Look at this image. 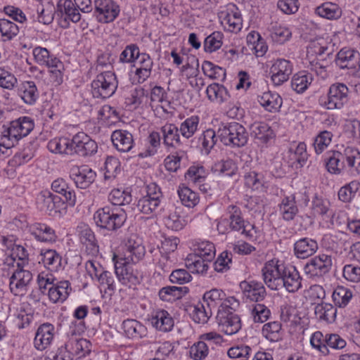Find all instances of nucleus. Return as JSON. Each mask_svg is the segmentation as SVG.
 Instances as JSON below:
<instances>
[{"instance_id":"f257e3e1","label":"nucleus","mask_w":360,"mask_h":360,"mask_svg":"<svg viewBox=\"0 0 360 360\" xmlns=\"http://www.w3.org/2000/svg\"><path fill=\"white\" fill-rule=\"evenodd\" d=\"M327 171L332 174H340L347 167L354 168L356 172H360V153L352 147H347L344 153L330 150L327 153L326 158Z\"/></svg>"},{"instance_id":"f03ea898","label":"nucleus","mask_w":360,"mask_h":360,"mask_svg":"<svg viewBox=\"0 0 360 360\" xmlns=\"http://www.w3.org/2000/svg\"><path fill=\"white\" fill-rule=\"evenodd\" d=\"M126 210L110 205L99 208L94 214L96 225L102 229L116 231L127 220Z\"/></svg>"},{"instance_id":"7ed1b4c3","label":"nucleus","mask_w":360,"mask_h":360,"mask_svg":"<svg viewBox=\"0 0 360 360\" xmlns=\"http://www.w3.org/2000/svg\"><path fill=\"white\" fill-rule=\"evenodd\" d=\"M34 123L30 117H20L7 124L0 123V139L13 143V147L22 138L27 136L34 129Z\"/></svg>"},{"instance_id":"20e7f679","label":"nucleus","mask_w":360,"mask_h":360,"mask_svg":"<svg viewBox=\"0 0 360 360\" xmlns=\"http://www.w3.org/2000/svg\"><path fill=\"white\" fill-rule=\"evenodd\" d=\"M217 134L224 145L233 147H243L248 140V134L245 128L236 122L223 124L218 129Z\"/></svg>"},{"instance_id":"39448f33","label":"nucleus","mask_w":360,"mask_h":360,"mask_svg":"<svg viewBox=\"0 0 360 360\" xmlns=\"http://www.w3.org/2000/svg\"><path fill=\"white\" fill-rule=\"evenodd\" d=\"M91 85V94L94 98L105 99L115 94L117 81L113 72L106 71L98 75Z\"/></svg>"},{"instance_id":"423d86ee","label":"nucleus","mask_w":360,"mask_h":360,"mask_svg":"<svg viewBox=\"0 0 360 360\" xmlns=\"http://www.w3.org/2000/svg\"><path fill=\"white\" fill-rule=\"evenodd\" d=\"M203 302L211 310H221L229 307L237 309L240 302L234 297H226V293L220 289L214 288L207 291L203 295Z\"/></svg>"},{"instance_id":"0eeeda50","label":"nucleus","mask_w":360,"mask_h":360,"mask_svg":"<svg viewBox=\"0 0 360 360\" xmlns=\"http://www.w3.org/2000/svg\"><path fill=\"white\" fill-rule=\"evenodd\" d=\"M311 346L319 350L323 355L329 354V347L335 349H341L346 346V341L338 334H323L321 331L313 333L310 339Z\"/></svg>"},{"instance_id":"6e6552de","label":"nucleus","mask_w":360,"mask_h":360,"mask_svg":"<svg viewBox=\"0 0 360 360\" xmlns=\"http://www.w3.org/2000/svg\"><path fill=\"white\" fill-rule=\"evenodd\" d=\"M226 213L228 218L224 219L229 224V229L233 231H242V233L247 238H253L256 233L255 226L245 222L243 219L240 208L235 205H230L227 207Z\"/></svg>"},{"instance_id":"1a4fd4ad","label":"nucleus","mask_w":360,"mask_h":360,"mask_svg":"<svg viewBox=\"0 0 360 360\" xmlns=\"http://www.w3.org/2000/svg\"><path fill=\"white\" fill-rule=\"evenodd\" d=\"M37 204L40 210L51 217H60L64 208L65 200L49 191H41L37 198Z\"/></svg>"},{"instance_id":"9d476101","label":"nucleus","mask_w":360,"mask_h":360,"mask_svg":"<svg viewBox=\"0 0 360 360\" xmlns=\"http://www.w3.org/2000/svg\"><path fill=\"white\" fill-rule=\"evenodd\" d=\"M335 62L340 69H347L348 74L360 77V54L357 51L343 48L336 54Z\"/></svg>"},{"instance_id":"9b49d317","label":"nucleus","mask_w":360,"mask_h":360,"mask_svg":"<svg viewBox=\"0 0 360 360\" xmlns=\"http://www.w3.org/2000/svg\"><path fill=\"white\" fill-rule=\"evenodd\" d=\"M236 309H231L227 307L218 310L216 316V321L220 330L228 335H232L238 333L241 328V321Z\"/></svg>"},{"instance_id":"f8f14e48","label":"nucleus","mask_w":360,"mask_h":360,"mask_svg":"<svg viewBox=\"0 0 360 360\" xmlns=\"http://www.w3.org/2000/svg\"><path fill=\"white\" fill-rule=\"evenodd\" d=\"M349 89L343 83L330 85L323 105L328 110L341 109L349 101Z\"/></svg>"},{"instance_id":"ddd939ff","label":"nucleus","mask_w":360,"mask_h":360,"mask_svg":"<svg viewBox=\"0 0 360 360\" xmlns=\"http://www.w3.org/2000/svg\"><path fill=\"white\" fill-rule=\"evenodd\" d=\"M285 266L279 263L276 259L266 262L262 269V277L265 284L271 290H278L279 285L281 283L283 269Z\"/></svg>"},{"instance_id":"4468645a","label":"nucleus","mask_w":360,"mask_h":360,"mask_svg":"<svg viewBox=\"0 0 360 360\" xmlns=\"http://www.w3.org/2000/svg\"><path fill=\"white\" fill-rule=\"evenodd\" d=\"M332 265L330 255L320 254L311 258L304 266V270L310 278H321L330 271Z\"/></svg>"},{"instance_id":"2eb2a0df","label":"nucleus","mask_w":360,"mask_h":360,"mask_svg":"<svg viewBox=\"0 0 360 360\" xmlns=\"http://www.w3.org/2000/svg\"><path fill=\"white\" fill-rule=\"evenodd\" d=\"M115 271L119 281L129 288L139 284L142 280L141 273L135 269L131 263L116 260Z\"/></svg>"},{"instance_id":"dca6fc26","label":"nucleus","mask_w":360,"mask_h":360,"mask_svg":"<svg viewBox=\"0 0 360 360\" xmlns=\"http://www.w3.org/2000/svg\"><path fill=\"white\" fill-rule=\"evenodd\" d=\"M9 288L15 295H24L30 283L32 282L33 276L31 271L24 269V266L19 264L15 271H13L10 276Z\"/></svg>"},{"instance_id":"f3484780","label":"nucleus","mask_w":360,"mask_h":360,"mask_svg":"<svg viewBox=\"0 0 360 360\" xmlns=\"http://www.w3.org/2000/svg\"><path fill=\"white\" fill-rule=\"evenodd\" d=\"M145 253V247L142 245L141 238L136 235H131L125 243L123 256L119 257L117 260L136 264L143 258Z\"/></svg>"},{"instance_id":"a211bd4d","label":"nucleus","mask_w":360,"mask_h":360,"mask_svg":"<svg viewBox=\"0 0 360 360\" xmlns=\"http://www.w3.org/2000/svg\"><path fill=\"white\" fill-rule=\"evenodd\" d=\"M72 155L77 154L82 157L91 156L97 152L98 146L89 136L79 132L71 139Z\"/></svg>"},{"instance_id":"6ab92c4d","label":"nucleus","mask_w":360,"mask_h":360,"mask_svg":"<svg viewBox=\"0 0 360 360\" xmlns=\"http://www.w3.org/2000/svg\"><path fill=\"white\" fill-rule=\"evenodd\" d=\"M94 8L98 20L103 23L114 21L120 12L119 5L113 0H95Z\"/></svg>"},{"instance_id":"aec40b11","label":"nucleus","mask_w":360,"mask_h":360,"mask_svg":"<svg viewBox=\"0 0 360 360\" xmlns=\"http://www.w3.org/2000/svg\"><path fill=\"white\" fill-rule=\"evenodd\" d=\"M70 176L77 188L86 189L95 181L96 174L87 165H75L70 169Z\"/></svg>"},{"instance_id":"412c9836","label":"nucleus","mask_w":360,"mask_h":360,"mask_svg":"<svg viewBox=\"0 0 360 360\" xmlns=\"http://www.w3.org/2000/svg\"><path fill=\"white\" fill-rule=\"evenodd\" d=\"M243 297L251 302H259L264 300L266 296V288L263 283L255 281H243L240 283Z\"/></svg>"},{"instance_id":"4be33fe9","label":"nucleus","mask_w":360,"mask_h":360,"mask_svg":"<svg viewBox=\"0 0 360 360\" xmlns=\"http://www.w3.org/2000/svg\"><path fill=\"white\" fill-rule=\"evenodd\" d=\"M292 72V63L283 58H278L274 61L270 68L271 80L274 85L280 86L288 81Z\"/></svg>"},{"instance_id":"5701e85b","label":"nucleus","mask_w":360,"mask_h":360,"mask_svg":"<svg viewBox=\"0 0 360 360\" xmlns=\"http://www.w3.org/2000/svg\"><path fill=\"white\" fill-rule=\"evenodd\" d=\"M282 270L283 274L279 289L285 288L289 292H297L302 288V277L299 271L294 266H285V269Z\"/></svg>"},{"instance_id":"b1692460","label":"nucleus","mask_w":360,"mask_h":360,"mask_svg":"<svg viewBox=\"0 0 360 360\" xmlns=\"http://www.w3.org/2000/svg\"><path fill=\"white\" fill-rule=\"evenodd\" d=\"M163 143L168 148H178L183 147L185 140L181 138L180 130L174 124L167 123L161 127Z\"/></svg>"},{"instance_id":"393cba45","label":"nucleus","mask_w":360,"mask_h":360,"mask_svg":"<svg viewBox=\"0 0 360 360\" xmlns=\"http://www.w3.org/2000/svg\"><path fill=\"white\" fill-rule=\"evenodd\" d=\"M153 62L150 56L146 53H140L134 61L136 68L135 75L138 77V82H144L151 75Z\"/></svg>"},{"instance_id":"a878e982","label":"nucleus","mask_w":360,"mask_h":360,"mask_svg":"<svg viewBox=\"0 0 360 360\" xmlns=\"http://www.w3.org/2000/svg\"><path fill=\"white\" fill-rule=\"evenodd\" d=\"M113 146L121 153L129 152L134 144L133 135L127 130L117 129L111 134Z\"/></svg>"},{"instance_id":"bb28decb","label":"nucleus","mask_w":360,"mask_h":360,"mask_svg":"<svg viewBox=\"0 0 360 360\" xmlns=\"http://www.w3.org/2000/svg\"><path fill=\"white\" fill-rule=\"evenodd\" d=\"M53 325L46 323L41 325L35 334L34 344L38 350L45 349L51 342L53 338Z\"/></svg>"},{"instance_id":"cd10ccee","label":"nucleus","mask_w":360,"mask_h":360,"mask_svg":"<svg viewBox=\"0 0 360 360\" xmlns=\"http://www.w3.org/2000/svg\"><path fill=\"white\" fill-rule=\"evenodd\" d=\"M319 246L316 240L310 238H302L294 244L295 255L300 259H305L313 255Z\"/></svg>"},{"instance_id":"c85d7f7f","label":"nucleus","mask_w":360,"mask_h":360,"mask_svg":"<svg viewBox=\"0 0 360 360\" xmlns=\"http://www.w3.org/2000/svg\"><path fill=\"white\" fill-rule=\"evenodd\" d=\"M57 12L65 21L70 20L76 23L81 19L79 11L72 0H58Z\"/></svg>"},{"instance_id":"c756f323","label":"nucleus","mask_w":360,"mask_h":360,"mask_svg":"<svg viewBox=\"0 0 360 360\" xmlns=\"http://www.w3.org/2000/svg\"><path fill=\"white\" fill-rule=\"evenodd\" d=\"M31 234L37 241L46 243H53L58 238L56 231L52 227L41 223L32 226Z\"/></svg>"},{"instance_id":"7c9ffc66","label":"nucleus","mask_w":360,"mask_h":360,"mask_svg":"<svg viewBox=\"0 0 360 360\" xmlns=\"http://www.w3.org/2000/svg\"><path fill=\"white\" fill-rule=\"evenodd\" d=\"M91 347V344L89 340L79 338L74 335H72L65 344V348L70 354L79 355L80 356L89 354Z\"/></svg>"},{"instance_id":"2f4dec72","label":"nucleus","mask_w":360,"mask_h":360,"mask_svg":"<svg viewBox=\"0 0 360 360\" xmlns=\"http://www.w3.org/2000/svg\"><path fill=\"white\" fill-rule=\"evenodd\" d=\"M18 94L26 104L30 105L35 104L39 96L35 82L33 81L22 82L18 89Z\"/></svg>"},{"instance_id":"473e14b6","label":"nucleus","mask_w":360,"mask_h":360,"mask_svg":"<svg viewBox=\"0 0 360 360\" xmlns=\"http://www.w3.org/2000/svg\"><path fill=\"white\" fill-rule=\"evenodd\" d=\"M278 211L284 221H292L299 212L295 195L284 197L278 205Z\"/></svg>"},{"instance_id":"72a5a7b5","label":"nucleus","mask_w":360,"mask_h":360,"mask_svg":"<svg viewBox=\"0 0 360 360\" xmlns=\"http://www.w3.org/2000/svg\"><path fill=\"white\" fill-rule=\"evenodd\" d=\"M80 240L85 247L86 253L91 257H96L99 252V246L94 231L89 227L81 231Z\"/></svg>"},{"instance_id":"f704fd0d","label":"nucleus","mask_w":360,"mask_h":360,"mask_svg":"<svg viewBox=\"0 0 360 360\" xmlns=\"http://www.w3.org/2000/svg\"><path fill=\"white\" fill-rule=\"evenodd\" d=\"M71 291L70 283L68 281L58 282L57 285L49 288L48 295L53 303L63 302L68 297Z\"/></svg>"},{"instance_id":"c9c22d12","label":"nucleus","mask_w":360,"mask_h":360,"mask_svg":"<svg viewBox=\"0 0 360 360\" xmlns=\"http://www.w3.org/2000/svg\"><path fill=\"white\" fill-rule=\"evenodd\" d=\"M150 323L157 330L162 332L170 331L174 326V320L165 310L157 311L150 319Z\"/></svg>"},{"instance_id":"e433bc0d","label":"nucleus","mask_w":360,"mask_h":360,"mask_svg":"<svg viewBox=\"0 0 360 360\" xmlns=\"http://www.w3.org/2000/svg\"><path fill=\"white\" fill-rule=\"evenodd\" d=\"M44 266L51 271H57L62 265V256L53 249H41L40 252Z\"/></svg>"},{"instance_id":"4c0bfd02","label":"nucleus","mask_w":360,"mask_h":360,"mask_svg":"<svg viewBox=\"0 0 360 360\" xmlns=\"http://www.w3.org/2000/svg\"><path fill=\"white\" fill-rule=\"evenodd\" d=\"M51 189L61 194L69 205L73 207L76 203V195L75 191L68 186L65 179L58 178L51 184Z\"/></svg>"},{"instance_id":"58836bf2","label":"nucleus","mask_w":360,"mask_h":360,"mask_svg":"<svg viewBox=\"0 0 360 360\" xmlns=\"http://www.w3.org/2000/svg\"><path fill=\"white\" fill-rule=\"evenodd\" d=\"M314 313L319 320L333 323L336 319L337 309L330 303L321 302L315 306Z\"/></svg>"},{"instance_id":"ea45409f","label":"nucleus","mask_w":360,"mask_h":360,"mask_svg":"<svg viewBox=\"0 0 360 360\" xmlns=\"http://www.w3.org/2000/svg\"><path fill=\"white\" fill-rule=\"evenodd\" d=\"M258 102L269 112L278 111L283 103V99L276 92L266 91L258 97Z\"/></svg>"},{"instance_id":"a19ab883","label":"nucleus","mask_w":360,"mask_h":360,"mask_svg":"<svg viewBox=\"0 0 360 360\" xmlns=\"http://www.w3.org/2000/svg\"><path fill=\"white\" fill-rule=\"evenodd\" d=\"M124 332L129 338H141L146 335V328L135 319H127L122 322Z\"/></svg>"},{"instance_id":"79ce46f5","label":"nucleus","mask_w":360,"mask_h":360,"mask_svg":"<svg viewBox=\"0 0 360 360\" xmlns=\"http://www.w3.org/2000/svg\"><path fill=\"white\" fill-rule=\"evenodd\" d=\"M250 129L252 136L263 143H268L274 137V131L266 122H255Z\"/></svg>"},{"instance_id":"37998d69","label":"nucleus","mask_w":360,"mask_h":360,"mask_svg":"<svg viewBox=\"0 0 360 360\" xmlns=\"http://www.w3.org/2000/svg\"><path fill=\"white\" fill-rule=\"evenodd\" d=\"M315 13L328 20H337L342 15L340 7L334 3L327 1L315 8Z\"/></svg>"},{"instance_id":"c03bdc74","label":"nucleus","mask_w":360,"mask_h":360,"mask_svg":"<svg viewBox=\"0 0 360 360\" xmlns=\"http://www.w3.org/2000/svg\"><path fill=\"white\" fill-rule=\"evenodd\" d=\"M313 81V76L306 71L295 74L291 79L292 89L298 94L304 92Z\"/></svg>"},{"instance_id":"a18cd8bd","label":"nucleus","mask_w":360,"mask_h":360,"mask_svg":"<svg viewBox=\"0 0 360 360\" xmlns=\"http://www.w3.org/2000/svg\"><path fill=\"white\" fill-rule=\"evenodd\" d=\"M206 94L209 100L222 103L227 101L230 95L226 88L217 83L210 84L206 89Z\"/></svg>"},{"instance_id":"49530a36","label":"nucleus","mask_w":360,"mask_h":360,"mask_svg":"<svg viewBox=\"0 0 360 360\" xmlns=\"http://www.w3.org/2000/svg\"><path fill=\"white\" fill-rule=\"evenodd\" d=\"M190 311L192 319L198 323H206L212 315V310L207 308L204 302H200L191 306Z\"/></svg>"},{"instance_id":"de8ad7c7","label":"nucleus","mask_w":360,"mask_h":360,"mask_svg":"<svg viewBox=\"0 0 360 360\" xmlns=\"http://www.w3.org/2000/svg\"><path fill=\"white\" fill-rule=\"evenodd\" d=\"M221 23L228 26L227 29L230 32H237L240 30L243 25L241 14L238 8L231 10L225 13Z\"/></svg>"},{"instance_id":"09e8293b","label":"nucleus","mask_w":360,"mask_h":360,"mask_svg":"<svg viewBox=\"0 0 360 360\" xmlns=\"http://www.w3.org/2000/svg\"><path fill=\"white\" fill-rule=\"evenodd\" d=\"M200 119L198 116H191L182 122L179 129L183 139L186 141L192 137L198 130Z\"/></svg>"},{"instance_id":"8fccbe9b","label":"nucleus","mask_w":360,"mask_h":360,"mask_svg":"<svg viewBox=\"0 0 360 360\" xmlns=\"http://www.w3.org/2000/svg\"><path fill=\"white\" fill-rule=\"evenodd\" d=\"M108 200L112 204V207H119V206L129 205L132 201V196L127 191L114 188L108 195Z\"/></svg>"},{"instance_id":"3c124183","label":"nucleus","mask_w":360,"mask_h":360,"mask_svg":"<svg viewBox=\"0 0 360 360\" xmlns=\"http://www.w3.org/2000/svg\"><path fill=\"white\" fill-rule=\"evenodd\" d=\"M205 261V258L200 257L198 255L190 254L186 258V266L197 274H205L209 268V262Z\"/></svg>"},{"instance_id":"603ef678","label":"nucleus","mask_w":360,"mask_h":360,"mask_svg":"<svg viewBox=\"0 0 360 360\" xmlns=\"http://www.w3.org/2000/svg\"><path fill=\"white\" fill-rule=\"evenodd\" d=\"M289 153L290 160L297 162L300 167H303L308 159L307 146L304 142L299 143L295 147L291 146Z\"/></svg>"},{"instance_id":"864d4df0","label":"nucleus","mask_w":360,"mask_h":360,"mask_svg":"<svg viewBox=\"0 0 360 360\" xmlns=\"http://www.w3.org/2000/svg\"><path fill=\"white\" fill-rule=\"evenodd\" d=\"M353 296L350 289L344 286H338L333 291L332 297L335 304L339 307H345Z\"/></svg>"},{"instance_id":"5fc2aeb1","label":"nucleus","mask_w":360,"mask_h":360,"mask_svg":"<svg viewBox=\"0 0 360 360\" xmlns=\"http://www.w3.org/2000/svg\"><path fill=\"white\" fill-rule=\"evenodd\" d=\"M263 335L271 342H277L281 339V323L271 321L265 323L262 328Z\"/></svg>"},{"instance_id":"6e6d98bb","label":"nucleus","mask_w":360,"mask_h":360,"mask_svg":"<svg viewBox=\"0 0 360 360\" xmlns=\"http://www.w3.org/2000/svg\"><path fill=\"white\" fill-rule=\"evenodd\" d=\"M178 195L181 203L188 207H193L199 202L197 193L186 186L179 187Z\"/></svg>"},{"instance_id":"4d7b16f0","label":"nucleus","mask_w":360,"mask_h":360,"mask_svg":"<svg viewBox=\"0 0 360 360\" xmlns=\"http://www.w3.org/2000/svg\"><path fill=\"white\" fill-rule=\"evenodd\" d=\"M19 27L6 19H0V32L4 41L11 40L19 33Z\"/></svg>"},{"instance_id":"13d9d810","label":"nucleus","mask_w":360,"mask_h":360,"mask_svg":"<svg viewBox=\"0 0 360 360\" xmlns=\"http://www.w3.org/2000/svg\"><path fill=\"white\" fill-rule=\"evenodd\" d=\"M193 255L205 259V261H212L215 257L214 245L210 241H202L195 248Z\"/></svg>"},{"instance_id":"bf43d9fd","label":"nucleus","mask_w":360,"mask_h":360,"mask_svg":"<svg viewBox=\"0 0 360 360\" xmlns=\"http://www.w3.org/2000/svg\"><path fill=\"white\" fill-rule=\"evenodd\" d=\"M359 187L360 183L357 181H352L341 187L338 193L339 199L344 202H350L359 191Z\"/></svg>"},{"instance_id":"052dcab7","label":"nucleus","mask_w":360,"mask_h":360,"mask_svg":"<svg viewBox=\"0 0 360 360\" xmlns=\"http://www.w3.org/2000/svg\"><path fill=\"white\" fill-rule=\"evenodd\" d=\"M245 184L247 187L253 190L262 188L264 183V175L256 171H250L244 175Z\"/></svg>"},{"instance_id":"680f3d73","label":"nucleus","mask_w":360,"mask_h":360,"mask_svg":"<svg viewBox=\"0 0 360 360\" xmlns=\"http://www.w3.org/2000/svg\"><path fill=\"white\" fill-rule=\"evenodd\" d=\"M160 205V203L157 201L147 198L146 196H143L138 200L136 208L139 212L143 214H150L155 212Z\"/></svg>"},{"instance_id":"e2e57ef3","label":"nucleus","mask_w":360,"mask_h":360,"mask_svg":"<svg viewBox=\"0 0 360 360\" xmlns=\"http://www.w3.org/2000/svg\"><path fill=\"white\" fill-rule=\"evenodd\" d=\"M223 34L220 32H214L205 39L204 50L212 53L219 49L222 45Z\"/></svg>"},{"instance_id":"0e129e2a","label":"nucleus","mask_w":360,"mask_h":360,"mask_svg":"<svg viewBox=\"0 0 360 360\" xmlns=\"http://www.w3.org/2000/svg\"><path fill=\"white\" fill-rule=\"evenodd\" d=\"M189 354L193 360L205 359L209 354V345L200 340L190 347Z\"/></svg>"},{"instance_id":"69168bd1","label":"nucleus","mask_w":360,"mask_h":360,"mask_svg":"<svg viewBox=\"0 0 360 360\" xmlns=\"http://www.w3.org/2000/svg\"><path fill=\"white\" fill-rule=\"evenodd\" d=\"M333 134L328 131H321L314 139V147L316 154H321L330 143Z\"/></svg>"},{"instance_id":"338daca9","label":"nucleus","mask_w":360,"mask_h":360,"mask_svg":"<svg viewBox=\"0 0 360 360\" xmlns=\"http://www.w3.org/2000/svg\"><path fill=\"white\" fill-rule=\"evenodd\" d=\"M217 139H219L217 133L212 129H208L200 135L199 142L202 148L208 153L216 144Z\"/></svg>"},{"instance_id":"774afa93","label":"nucleus","mask_w":360,"mask_h":360,"mask_svg":"<svg viewBox=\"0 0 360 360\" xmlns=\"http://www.w3.org/2000/svg\"><path fill=\"white\" fill-rule=\"evenodd\" d=\"M165 226L172 231L181 230L186 225V219L180 216L176 212L170 213L164 218Z\"/></svg>"}]
</instances>
